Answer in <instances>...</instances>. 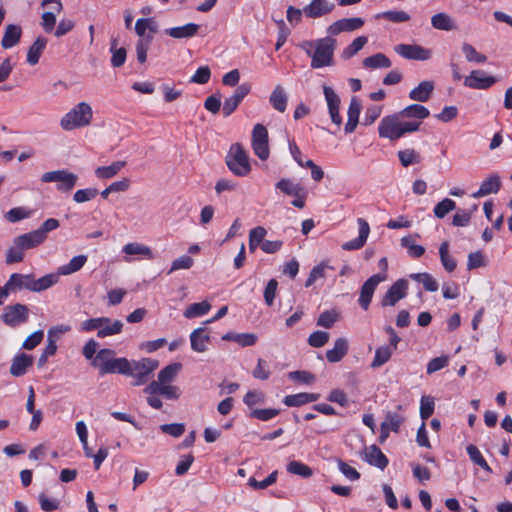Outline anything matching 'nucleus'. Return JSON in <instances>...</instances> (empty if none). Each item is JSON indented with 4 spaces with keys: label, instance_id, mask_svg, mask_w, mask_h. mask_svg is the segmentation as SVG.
I'll return each mask as SVG.
<instances>
[{
    "label": "nucleus",
    "instance_id": "1",
    "mask_svg": "<svg viewBox=\"0 0 512 512\" xmlns=\"http://www.w3.org/2000/svg\"><path fill=\"white\" fill-rule=\"evenodd\" d=\"M302 47L307 55L311 57V67L313 69L333 65L336 40L332 36L329 35L314 41H306Z\"/></svg>",
    "mask_w": 512,
    "mask_h": 512
},
{
    "label": "nucleus",
    "instance_id": "2",
    "mask_svg": "<svg viewBox=\"0 0 512 512\" xmlns=\"http://www.w3.org/2000/svg\"><path fill=\"white\" fill-rule=\"evenodd\" d=\"M92 366L98 368L100 375L131 374V361L125 357H115V351L109 348L100 349L92 361Z\"/></svg>",
    "mask_w": 512,
    "mask_h": 512
},
{
    "label": "nucleus",
    "instance_id": "3",
    "mask_svg": "<svg viewBox=\"0 0 512 512\" xmlns=\"http://www.w3.org/2000/svg\"><path fill=\"white\" fill-rule=\"evenodd\" d=\"M92 117L93 110L90 104L80 102L61 118L60 126L65 131H72L88 126L92 121Z\"/></svg>",
    "mask_w": 512,
    "mask_h": 512
},
{
    "label": "nucleus",
    "instance_id": "4",
    "mask_svg": "<svg viewBox=\"0 0 512 512\" xmlns=\"http://www.w3.org/2000/svg\"><path fill=\"white\" fill-rule=\"evenodd\" d=\"M226 163L230 171L236 176L243 177L251 171L248 154L239 143H235L230 147Z\"/></svg>",
    "mask_w": 512,
    "mask_h": 512
},
{
    "label": "nucleus",
    "instance_id": "5",
    "mask_svg": "<svg viewBox=\"0 0 512 512\" xmlns=\"http://www.w3.org/2000/svg\"><path fill=\"white\" fill-rule=\"evenodd\" d=\"M131 361V376L135 379L134 385L140 386L148 381L149 376L157 369L159 362L152 358H141Z\"/></svg>",
    "mask_w": 512,
    "mask_h": 512
},
{
    "label": "nucleus",
    "instance_id": "6",
    "mask_svg": "<svg viewBox=\"0 0 512 512\" xmlns=\"http://www.w3.org/2000/svg\"><path fill=\"white\" fill-rule=\"evenodd\" d=\"M78 180V176L68 170H55L44 173L41 176L43 183H57V189L59 191L68 192L71 191Z\"/></svg>",
    "mask_w": 512,
    "mask_h": 512
},
{
    "label": "nucleus",
    "instance_id": "7",
    "mask_svg": "<svg viewBox=\"0 0 512 512\" xmlns=\"http://www.w3.org/2000/svg\"><path fill=\"white\" fill-rule=\"evenodd\" d=\"M387 279V274L377 273L370 276L361 286L358 303L363 310H368L377 286Z\"/></svg>",
    "mask_w": 512,
    "mask_h": 512
},
{
    "label": "nucleus",
    "instance_id": "8",
    "mask_svg": "<svg viewBox=\"0 0 512 512\" xmlns=\"http://www.w3.org/2000/svg\"><path fill=\"white\" fill-rule=\"evenodd\" d=\"M251 145L257 157L266 160L269 157L268 131L263 124H256L252 130Z\"/></svg>",
    "mask_w": 512,
    "mask_h": 512
},
{
    "label": "nucleus",
    "instance_id": "9",
    "mask_svg": "<svg viewBox=\"0 0 512 512\" xmlns=\"http://www.w3.org/2000/svg\"><path fill=\"white\" fill-rule=\"evenodd\" d=\"M29 316V310L26 305L16 303L13 305H8L3 309V313L1 315L2 321L10 326L16 327L22 323H25Z\"/></svg>",
    "mask_w": 512,
    "mask_h": 512
},
{
    "label": "nucleus",
    "instance_id": "10",
    "mask_svg": "<svg viewBox=\"0 0 512 512\" xmlns=\"http://www.w3.org/2000/svg\"><path fill=\"white\" fill-rule=\"evenodd\" d=\"M408 290V281L405 279H398L386 291L381 299L383 307L395 306L398 301L405 298Z\"/></svg>",
    "mask_w": 512,
    "mask_h": 512
},
{
    "label": "nucleus",
    "instance_id": "11",
    "mask_svg": "<svg viewBox=\"0 0 512 512\" xmlns=\"http://www.w3.org/2000/svg\"><path fill=\"white\" fill-rule=\"evenodd\" d=\"M395 52L408 60L425 61L430 59L431 51L417 44H399L394 48Z\"/></svg>",
    "mask_w": 512,
    "mask_h": 512
},
{
    "label": "nucleus",
    "instance_id": "12",
    "mask_svg": "<svg viewBox=\"0 0 512 512\" xmlns=\"http://www.w3.org/2000/svg\"><path fill=\"white\" fill-rule=\"evenodd\" d=\"M379 136L390 140L401 138L400 120L398 115H390L381 119L378 127Z\"/></svg>",
    "mask_w": 512,
    "mask_h": 512
},
{
    "label": "nucleus",
    "instance_id": "13",
    "mask_svg": "<svg viewBox=\"0 0 512 512\" xmlns=\"http://www.w3.org/2000/svg\"><path fill=\"white\" fill-rule=\"evenodd\" d=\"M323 94L328 107V113L331 121L338 127L342 124V117L339 113L340 109V97L338 94L327 85H323Z\"/></svg>",
    "mask_w": 512,
    "mask_h": 512
},
{
    "label": "nucleus",
    "instance_id": "14",
    "mask_svg": "<svg viewBox=\"0 0 512 512\" xmlns=\"http://www.w3.org/2000/svg\"><path fill=\"white\" fill-rule=\"evenodd\" d=\"M495 83H496V78L494 76L487 75L482 70H473L464 79V86L471 88V89H477V90L488 89Z\"/></svg>",
    "mask_w": 512,
    "mask_h": 512
},
{
    "label": "nucleus",
    "instance_id": "15",
    "mask_svg": "<svg viewBox=\"0 0 512 512\" xmlns=\"http://www.w3.org/2000/svg\"><path fill=\"white\" fill-rule=\"evenodd\" d=\"M5 284L9 294L21 290L34 292V275L13 273Z\"/></svg>",
    "mask_w": 512,
    "mask_h": 512
},
{
    "label": "nucleus",
    "instance_id": "16",
    "mask_svg": "<svg viewBox=\"0 0 512 512\" xmlns=\"http://www.w3.org/2000/svg\"><path fill=\"white\" fill-rule=\"evenodd\" d=\"M364 25V20L360 17L342 18L333 22L327 28L330 36H336L342 32H352L360 29Z\"/></svg>",
    "mask_w": 512,
    "mask_h": 512
},
{
    "label": "nucleus",
    "instance_id": "17",
    "mask_svg": "<svg viewBox=\"0 0 512 512\" xmlns=\"http://www.w3.org/2000/svg\"><path fill=\"white\" fill-rule=\"evenodd\" d=\"M335 4L330 0H312L303 8L306 17L316 19L331 13Z\"/></svg>",
    "mask_w": 512,
    "mask_h": 512
},
{
    "label": "nucleus",
    "instance_id": "18",
    "mask_svg": "<svg viewBox=\"0 0 512 512\" xmlns=\"http://www.w3.org/2000/svg\"><path fill=\"white\" fill-rule=\"evenodd\" d=\"M357 224L359 228V235L357 238L349 240L342 245L345 251H354L361 249L367 242L370 234V226L364 218H358Z\"/></svg>",
    "mask_w": 512,
    "mask_h": 512
},
{
    "label": "nucleus",
    "instance_id": "19",
    "mask_svg": "<svg viewBox=\"0 0 512 512\" xmlns=\"http://www.w3.org/2000/svg\"><path fill=\"white\" fill-rule=\"evenodd\" d=\"M362 459L368 464L381 470H384L389 462L384 453L376 445H370L369 447H366L363 452Z\"/></svg>",
    "mask_w": 512,
    "mask_h": 512
},
{
    "label": "nucleus",
    "instance_id": "20",
    "mask_svg": "<svg viewBox=\"0 0 512 512\" xmlns=\"http://www.w3.org/2000/svg\"><path fill=\"white\" fill-rule=\"evenodd\" d=\"M122 252L126 255L124 258L126 262H130L131 258L129 256H136L140 259H152L153 258V252L150 247L138 243V242H132L128 243L123 246Z\"/></svg>",
    "mask_w": 512,
    "mask_h": 512
},
{
    "label": "nucleus",
    "instance_id": "21",
    "mask_svg": "<svg viewBox=\"0 0 512 512\" xmlns=\"http://www.w3.org/2000/svg\"><path fill=\"white\" fill-rule=\"evenodd\" d=\"M210 335L205 327H199L190 334L191 349L197 353H203L208 349Z\"/></svg>",
    "mask_w": 512,
    "mask_h": 512
},
{
    "label": "nucleus",
    "instance_id": "22",
    "mask_svg": "<svg viewBox=\"0 0 512 512\" xmlns=\"http://www.w3.org/2000/svg\"><path fill=\"white\" fill-rule=\"evenodd\" d=\"M33 365V357L25 354L18 353L12 359L10 366V373L15 377L23 376L27 373L28 369Z\"/></svg>",
    "mask_w": 512,
    "mask_h": 512
},
{
    "label": "nucleus",
    "instance_id": "23",
    "mask_svg": "<svg viewBox=\"0 0 512 512\" xmlns=\"http://www.w3.org/2000/svg\"><path fill=\"white\" fill-rule=\"evenodd\" d=\"M200 26L196 23H187L183 26L167 28L164 33L174 39H190L197 35Z\"/></svg>",
    "mask_w": 512,
    "mask_h": 512
},
{
    "label": "nucleus",
    "instance_id": "24",
    "mask_svg": "<svg viewBox=\"0 0 512 512\" xmlns=\"http://www.w3.org/2000/svg\"><path fill=\"white\" fill-rule=\"evenodd\" d=\"M434 88L435 84L433 81H422L409 92V98L417 102H427L430 99Z\"/></svg>",
    "mask_w": 512,
    "mask_h": 512
},
{
    "label": "nucleus",
    "instance_id": "25",
    "mask_svg": "<svg viewBox=\"0 0 512 512\" xmlns=\"http://www.w3.org/2000/svg\"><path fill=\"white\" fill-rule=\"evenodd\" d=\"M349 344L347 339L340 337L334 342L332 349L326 351V359L330 363L340 362L348 353Z\"/></svg>",
    "mask_w": 512,
    "mask_h": 512
},
{
    "label": "nucleus",
    "instance_id": "26",
    "mask_svg": "<svg viewBox=\"0 0 512 512\" xmlns=\"http://www.w3.org/2000/svg\"><path fill=\"white\" fill-rule=\"evenodd\" d=\"M122 329L123 323L120 320H113L108 317H102L97 336L99 338H106L109 336L117 335L121 333Z\"/></svg>",
    "mask_w": 512,
    "mask_h": 512
},
{
    "label": "nucleus",
    "instance_id": "27",
    "mask_svg": "<svg viewBox=\"0 0 512 512\" xmlns=\"http://www.w3.org/2000/svg\"><path fill=\"white\" fill-rule=\"evenodd\" d=\"M501 187V181L500 177L496 174H493L489 176L487 179H485L481 185L478 191L474 192L472 194V197L478 198L483 197L492 193H497Z\"/></svg>",
    "mask_w": 512,
    "mask_h": 512
},
{
    "label": "nucleus",
    "instance_id": "28",
    "mask_svg": "<svg viewBox=\"0 0 512 512\" xmlns=\"http://www.w3.org/2000/svg\"><path fill=\"white\" fill-rule=\"evenodd\" d=\"M288 96L281 85H276L272 90L269 103L278 112L283 113L287 108Z\"/></svg>",
    "mask_w": 512,
    "mask_h": 512
},
{
    "label": "nucleus",
    "instance_id": "29",
    "mask_svg": "<svg viewBox=\"0 0 512 512\" xmlns=\"http://www.w3.org/2000/svg\"><path fill=\"white\" fill-rule=\"evenodd\" d=\"M22 30L21 27L15 24H9L6 26L1 45L4 49H9L15 46L21 38Z\"/></svg>",
    "mask_w": 512,
    "mask_h": 512
},
{
    "label": "nucleus",
    "instance_id": "30",
    "mask_svg": "<svg viewBox=\"0 0 512 512\" xmlns=\"http://www.w3.org/2000/svg\"><path fill=\"white\" fill-rule=\"evenodd\" d=\"M88 257L84 254L74 256L67 264L58 267L61 276H68L80 271L86 264Z\"/></svg>",
    "mask_w": 512,
    "mask_h": 512
},
{
    "label": "nucleus",
    "instance_id": "31",
    "mask_svg": "<svg viewBox=\"0 0 512 512\" xmlns=\"http://www.w3.org/2000/svg\"><path fill=\"white\" fill-rule=\"evenodd\" d=\"M319 394L314 393H298L287 395L283 399V403L288 407H299L308 403L317 401Z\"/></svg>",
    "mask_w": 512,
    "mask_h": 512
},
{
    "label": "nucleus",
    "instance_id": "32",
    "mask_svg": "<svg viewBox=\"0 0 512 512\" xmlns=\"http://www.w3.org/2000/svg\"><path fill=\"white\" fill-rule=\"evenodd\" d=\"M126 165V161H114L108 166H99L94 173L98 179L107 180L116 176Z\"/></svg>",
    "mask_w": 512,
    "mask_h": 512
},
{
    "label": "nucleus",
    "instance_id": "33",
    "mask_svg": "<svg viewBox=\"0 0 512 512\" xmlns=\"http://www.w3.org/2000/svg\"><path fill=\"white\" fill-rule=\"evenodd\" d=\"M60 274L59 272H53L45 274L44 276L35 279L34 278V293H40L43 292L56 284L60 281Z\"/></svg>",
    "mask_w": 512,
    "mask_h": 512
},
{
    "label": "nucleus",
    "instance_id": "34",
    "mask_svg": "<svg viewBox=\"0 0 512 512\" xmlns=\"http://www.w3.org/2000/svg\"><path fill=\"white\" fill-rule=\"evenodd\" d=\"M397 349L392 348L389 345L379 346L375 350L374 358L370 364V367L373 369L379 368L386 364L392 357L394 351Z\"/></svg>",
    "mask_w": 512,
    "mask_h": 512
},
{
    "label": "nucleus",
    "instance_id": "35",
    "mask_svg": "<svg viewBox=\"0 0 512 512\" xmlns=\"http://www.w3.org/2000/svg\"><path fill=\"white\" fill-rule=\"evenodd\" d=\"M47 45V40L44 37H38L30 46L27 53V62L30 65H36L39 62L42 52Z\"/></svg>",
    "mask_w": 512,
    "mask_h": 512
},
{
    "label": "nucleus",
    "instance_id": "36",
    "mask_svg": "<svg viewBox=\"0 0 512 512\" xmlns=\"http://www.w3.org/2000/svg\"><path fill=\"white\" fill-rule=\"evenodd\" d=\"M362 64L367 69L389 68L392 65L390 59L383 53H376L365 58Z\"/></svg>",
    "mask_w": 512,
    "mask_h": 512
},
{
    "label": "nucleus",
    "instance_id": "37",
    "mask_svg": "<svg viewBox=\"0 0 512 512\" xmlns=\"http://www.w3.org/2000/svg\"><path fill=\"white\" fill-rule=\"evenodd\" d=\"M439 256H440L441 264H442L443 268L445 269V271H447L448 273H451L456 269L457 261L455 260V258L453 256H451L449 254V242L448 241H444L441 243V245L439 247Z\"/></svg>",
    "mask_w": 512,
    "mask_h": 512
},
{
    "label": "nucleus",
    "instance_id": "38",
    "mask_svg": "<svg viewBox=\"0 0 512 512\" xmlns=\"http://www.w3.org/2000/svg\"><path fill=\"white\" fill-rule=\"evenodd\" d=\"M431 25L438 30L451 31L456 25L454 20L447 13L441 12L432 16Z\"/></svg>",
    "mask_w": 512,
    "mask_h": 512
},
{
    "label": "nucleus",
    "instance_id": "39",
    "mask_svg": "<svg viewBox=\"0 0 512 512\" xmlns=\"http://www.w3.org/2000/svg\"><path fill=\"white\" fill-rule=\"evenodd\" d=\"M275 187L288 196L303 195L304 187L299 183L292 182L290 179L283 178L279 180Z\"/></svg>",
    "mask_w": 512,
    "mask_h": 512
},
{
    "label": "nucleus",
    "instance_id": "40",
    "mask_svg": "<svg viewBox=\"0 0 512 512\" xmlns=\"http://www.w3.org/2000/svg\"><path fill=\"white\" fill-rule=\"evenodd\" d=\"M211 309V304L208 301L192 303L185 309L183 315L187 319L201 317L206 315Z\"/></svg>",
    "mask_w": 512,
    "mask_h": 512
},
{
    "label": "nucleus",
    "instance_id": "41",
    "mask_svg": "<svg viewBox=\"0 0 512 512\" xmlns=\"http://www.w3.org/2000/svg\"><path fill=\"white\" fill-rule=\"evenodd\" d=\"M15 238L20 243V246L26 250L36 248L44 243L35 230Z\"/></svg>",
    "mask_w": 512,
    "mask_h": 512
},
{
    "label": "nucleus",
    "instance_id": "42",
    "mask_svg": "<svg viewBox=\"0 0 512 512\" xmlns=\"http://www.w3.org/2000/svg\"><path fill=\"white\" fill-rule=\"evenodd\" d=\"M26 249L20 246L16 238L13 239L12 245L6 252V263H20L24 260Z\"/></svg>",
    "mask_w": 512,
    "mask_h": 512
},
{
    "label": "nucleus",
    "instance_id": "43",
    "mask_svg": "<svg viewBox=\"0 0 512 512\" xmlns=\"http://www.w3.org/2000/svg\"><path fill=\"white\" fill-rule=\"evenodd\" d=\"M26 249L20 246L16 238L13 239L12 245L6 252V263H20L24 260Z\"/></svg>",
    "mask_w": 512,
    "mask_h": 512
},
{
    "label": "nucleus",
    "instance_id": "44",
    "mask_svg": "<svg viewBox=\"0 0 512 512\" xmlns=\"http://www.w3.org/2000/svg\"><path fill=\"white\" fill-rule=\"evenodd\" d=\"M181 369L182 365L180 363L169 364L159 371L158 380L162 384H169L176 378Z\"/></svg>",
    "mask_w": 512,
    "mask_h": 512
},
{
    "label": "nucleus",
    "instance_id": "45",
    "mask_svg": "<svg viewBox=\"0 0 512 512\" xmlns=\"http://www.w3.org/2000/svg\"><path fill=\"white\" fill-rule=\"evenodd\" d=\"M429 114V110L420 104H411L400 112V115L403 117L417 118L420 120L427 118Z\"/></svg>",
    "mask_w": 512,
    "mask_h": 512
},
{
    "label": "nucleus",
    "instance_id": "46",
    "mask_svg": "<svg viewBox=\"0 0 512 512\" xmlns=\"http://www.w3.org/2000/svg\"><path fill=\"white\" fill-rule=\"evenodd\" d=\"M401 246L406 248L408 255L413 258H420L425 253V248L416 244L411 235L401 238Z\"/></svg>",
    "mask_w": 512,
    "mask_h": 512
},
{
    "label": "nucleus",
    "instance_id": "47",
    "mask_svg": "<svg viewBox=\"0 0 512 512\" xmlns=\"http://www.w3.org/2000/svg\"><path fill=\"white\" fill-rule=\"evenodd\" d=\"M410 277L413 280L421 283L426 291L435 292L439 288L438 282L429 273H414L411 274Z\"/></svg>",
    "mask_w": 512,
    "mask_h": 512
},
{
    "label": "nucleus",
    "instance_id": "48",
    "mask_svg": "<svg viewBox=\"0 0 512 512\" xmlns=\"http://www.w3.org/2000/svg\"><path fill=\"white\" fill-rule=\"evenodd\" d=\"M32 210L27 207H14L5 213V219L10 223H16L24 219L30 218Z\"/></svg>",
    "mask_w": 512,
    "mask_h": 512
},
{
    "label": "nucleus",
    "instance_id": "49",
    "mask_svg": "<svg viewBox=\"0 0 512 512\" xmlns=\"http://www.w3.org/2000/svg\"><path fill=\"white\" fill-rule=\"evenodd\" d=\"M466 452L470 458V460L476 465L480 466L486 472L491 473L492 469L488 465L487 461L482 456L480 450L473 444H470L466 447Z\"/></svg>",
    "mask_w": 512,
    "mask_h": 512
},
{
    "label": "nucleus",
    "instance_id": "50",
    "mask_svg": "<svg viewBox=\"0 0 512 512\" xmlns=\"http://www.w3.org/2000/svg\"><path fill=\"white\" fill-rule=\"evenodd\" d=\"M368 42V38L366 36H358L355 38L351 44H349L342 52V58L350 59L354 55H356Z\"/></svg>",
    "mask_w": 512,
    "mask_h": 512
},
{
    "label": "nucleus",
    "instance_id": "51",
    "mask_svg": "<svg viewBox=\"0 0 512 512\" xmlns=\"http://www.w3.org/2000/svg\"><path fill=\"white\" fill-rule=\"evenodd\" d=\"M456 208V203L450 198H444L435 205L433 212L435 217L443 219L448 213Z\"/></svg>",
    "mask_w": 512,
    "mask_h": 512
},
{
    "label": "nucleus",
    "instance_id": "52",
    "mask_svg": "<svg viewBox=\"0 0 512 512\" xmlns=\"http://www.w3.org/2000/svg\"><path fill=\"white\" fill-rule=\"evenodd\" d=\"M462 52L468 62L485 63L487 57L484 54L479 53L471 44L463 43Z\"/></svg>",
    "mask_w": 512,
    "mask_h": 512
},
{
    "label": "nucleus",
    "instance_id": "53",
    "mask_svg": "<svg viewBox=\"0 0 512 512\" xmlns=\"http://www.w3.org/2000/svg\"><path fill=\"white\" fill-rule=\"evenodd\" d=\"M287 471L303 478H309L313 474L312 469L308 465L295 460L288 463Z\"/></svg>",
    "mask_w": 512,
    "mask_h": 512
},
{
    "label": "nucleus",
    "instance_id": "54",
    "mask_svg": "<svg viewBox=\"0 0 512 512\" xmlns=\"http://www.w3.org/2000/svg\"><path fill=\"white\" fill-rule=\"evenodd\" d=\"M153 40L152 35H147V38L139 39L136 43V54L139 63H145L147 60V52Z\"/></svg>",
    "mask_w": 512,
    "mask_h": 512
},
{
    "label": "nucleus",
    "instance_id": "55",
    "mask_svg": "<svg viewBox=\"0 0 512 512\" xmlns=\"http://www.w3.org/2000/svg\"><path fill=\"white\" fill-rule=\"evenodd\" d=\"M116 45L117 41L114 39L110 47L112 53L111 64L113 67H121L125 63L127 52L125 48H117Z\"/></svg>",
    "mask_w": 512,
    "mask_h": 512
},
{
    "label": "nucleus",
    "instance_id": "56",
    "mask_svg": "<svg viewBox=\"0 0 512 512\" xmlns=\"http://www.w3.org/2000/svg\"><path fill=\"white\" fill-rule=\"evenodd\" d=\"M398 157L404 167L418 164L421 160L420 155L414 149H405L398 152Z\"/></svg>",
    "mask_w": 512,
    "mask_h": 512
},
{
    "label": "nucleus",
    "instance_id": "57",
    "mask_svg": "<svg viewBox=\"0 0 512 512\" xmlns=\"http://www.w3.org/2000/svg\"><path fill=\"white\" fill-rule=\"evenodd\" d=\"M338 317L339 315L335 310H326L319 315L317 325L329 329L333 327Z\"/></svg>",
    "mask_w": 512,
    "mask_h": 512
},
{
    "label": "nucleus",
    "instance_id": "58",
    "mask_svg": "<svg viewBox=\"0 0 512 512\" xmlns=\"http://www.w3.org/2000/svg\"><path fill=\"white\" fill-rule=\"evenodd\" d=\"M59 226H60V222L57 219L49 218V219L45 220L42 223V225L39 228H37L35 231L37 232L39 237L42 239V241L45 242V240L48 237V233L56 230L57 228H59Z\"/></svg>",
    "mask_w": 512,
    "mask_h": 512
},
{
    "label": "nucleus",
    "instance_id": "59",
    "mask_svg": "<svg viewBox=\"0 0 512 512\" xmlns=\"http://www.w3.org/2000/svg\"><path fill=\"white\" fill-rule=\"evenodd\" d=\"M435 403L434 399L430 396H422L420 400V417L427 420L434 412Z\"/></svg>",
    "mask_w": 512,
    "mask_h": 512
},
{
    "label": "nucleus",
    "instance_id": "60",
    "mask_svg": "<svg viewBox=\"0 0 512 512\" xmlns=\"http://www.w3.org/2000/svg\"><path fill=\"white\" fill-rule=\"evenodd\" d=\"M403 421L404 418L401 415L397 413H388L381 425L389 431L398 432Z\"/></svg>",
    "mask_w": 512,
    "mask_h": 512
},
{
    "label": "nucleus",
    "instance_id": "61",
    "mask_svg": "<svg viewBox=\"0 0 512 512\" xmlns=\"http://www.w3.org/2000/svg\"><path fill=\"white\" fill-rule=\"evenodd\" d=\"M280 413L279 409L265 408V409H252L250 417L260 421H269Z\"/></svg>",
    "mask_w": 512,
    "mask_h": 512
},
{
    "label": "nucleus",
    "instance_id": "62",
    "mask_svg": "<svg viewBox=\"0 0 512 512\" xmlns=\"http://www.w3.org/2000/svg\"><path fill=\"white\" fill-rule=\"evenodd\" d=\"M329 268L327 264L320 263L312 268L310 274L305 282L306 287L312 286L317 280L325 277L326 269Z\"/></svg>",
    "mask_w": 512,
    "mask_h": 512
},
{
    "label": "nucleus",
    "instance_id": "63",
    "mask_svg": "<svg viewBox=\"0 0 512 512\" xmlns=\"http://www.w3.org/2000/svg\"><path fill=\"white\" fill-rule=\"evenodd\" d=\"M329 340V333L325 331H314L308 337V344L314 348L323 347Z\"/></svg>",
    "mask_w": 512,
    "mask_h": 512
},
{
    "label": "nucleus",
    "instance_id": "64",
    "mask_svg": "<svg viewBox=\"0 0 512 512\" xmlns=\"http://www.w3.org/2000/svg\"><path fill=\"white\" fill-rule=\"evenodd\" d=\"M264 401V394L257 390L248 391L243 398L244 404L250 409H252L255 405L263 404Z\"/></svg>",
    "mask_w": 512,
    "mask_h": 512
}]
</instances>
